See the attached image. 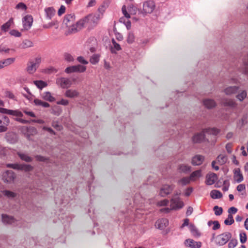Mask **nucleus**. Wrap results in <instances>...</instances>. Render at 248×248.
<instances>
[{
    "label": "nucleus",
    "instance_id": "nucleus-46",
    "mask_svg": "<svg viewBox=\"0 0 248 248\" xmlns=\"http://www.w3.org/2000/svg\"><path fill=\"white\" fill-rule=\"evenodd\" d=\"M234 222L233 219L232 215L231 214H229L228 215V217L226 219L224 220V224L226 225H231Z\"/></svg>",
    "mask_w": 248,
    "mask_h": 248
},
{
    "label": "nucleus",
    "instance_id": "nucleus-2",
    "mask_svg": "<svg viewBox=\"0 0 248 248\" xmlns=\"http://www.w3.org/2000/svg\"><path fill=\"white\" fill-rule=\"evenodd\" d=\"M232 233L226 232L222 234L218 235L215 238V242L219 246L226 244L231 238Z\"/></svg>",
    "mask_w": 248,
    "mask_h": 248
},
{
    "label": "nucleus",
    "instance_id": "nucleus-15",
    "mask_svg": "<svg viewBox=\"0 0 248 248\" xmlns=\"http://www.w3.org/2000/svg\"><path fill=\"white\" fill-rule=\"evenodd\" d=\"M169 225V220L166 218L158 219L155 224V227L160 230H164Z\"/></svg>",
    "mask_w": 248,
    "mask_h": 248
},
{
    "label": "nucleus",
    "instance_id": "nucleus-21",
    "mask_svg": "<svg viewBox=\"0 0 248 248\" xmlns=\"http://www.w3.org/2000/svg\"><path fill=\"white\" fill-rule=\"evenodd\" d=\"M238 89L239 87L237 86H229L224 89V92L227 95H231L237 93Z\"/></svg>",
    "mask_w": 248,
    "mask_h": 248
},
{
    "label": "nucleus",
    "instance_id": "nucleus-50",
    "mask_svg": "<svg viewBox=\"0 0 248 248\" xmlns=\"http://www.w3.org/2000/svg\"><path fill=\"white\" fill-rule=\"evenodd\" d=\"M99 61V56L97 54L93 55L90 59V62L93 64H95Z\"/></svg>",
    "mask_w": 248,
    "mask_h": 248
},
{
    "label": "nucleus",
    "instance_id": "nucleus-1",
    "mask_svg": "<svg viewBox=\"0 0 248 248\" xmlns=\"http://www.w3.org/2000/svg\"><path fill=\"white\" fill-rule=\"evenodd\" d=\"M219 130L216 128H206L203 129L202 132L197 133L193 136L192 140L194 143H200L205 140V134H212L217 135Z\"/></svg>",
    "mask_w": 248,
    "mask_h": 248
},
{
    "label": "nucleus",
    "instance_id": "nucleus-17",
    "mask_svg": "<svg viewBox=\"0 0 248 248\" xmlns=\"http://www.w3.org/2000/svg\"><path fill=\"white\" fill-rule=\"evenodd\" d=\"M79 95V93L77 90L74 89H68L64 93L65 96L70 98L78 97Z\"/></svg>",
    "mask_w": 248,
    "mask_h": 248
},
{
    "label": "nucleus",
    "instance_id": "nucleus-30",
    "mask_svg": "<svg viewBox=\"0 0 248 248\" xmlns=\"http://www.w3.org/2000/svg\"><path fill=\"white\" fill-rule=\"evenodd\" d=\"M13 23V18H11L7 22L1 26V30L4 32L7 31Z\"/></svg>",
    "mask_w": 248,
    "mask_h": 248
},
{
    "label": "nucleus",
    "instance_id": "nucleus-59",
    "mask_svg": "<svg viewBox=\"0 0 248 248\" xmlns=\"http://www.w3.org/2000/svg\"><path fill=\"white\" fill-rule=\"evenodd\" d=\"M77 61L79 63H81L83 64H87L88 63V62L86 61L82 56L78 57L77 58Z\"/></svg>",
    "mask_w": 248,
    "mask_h": 248
},
{
    "label": "nucleus",
    "instance_id": "nucleus-63",
    "mask_svg": "<svg viewBox=\"0 0 248 248\" xmlns=\"http://www.w3.org/2000/svg\"><path fill=\"white\" fill-rule=\"evenodd\" d=\"M169 200L164 199L162 201H159L157 203V205L159 206H166L169 203Z\"/></svg>",
    "mask_w": 248,
    "mask_h": 248
},
{
    "label": "nucleus",
    "instance_id": "nucleus-19",
    "mask_svg": "<svg viewBox=\"0 0 248 248\" xmlns=\"http://www.w3.org/2000/svg\"><path fill=\"white\" fill-rule=\"evenodd\" d=\"M2 221L5 224H12L15 223L16 219L12 216L7 215H2Z\"/></svg>",
    "mask_w": 248,
    "mask_h": 248
},
{
    "label": "nucleus",
    "instance_id": "nucleus-26",
    "mask_svg": "<svg viewBox=\"0 0 248 248\" xmlns=\"http://www.w3.org/2000/svg\"><path fill=\"white\" fill-rule=\"evenodd\" d=\"M17 155L22 160L26 162H31L32 161V158L25 153L18 152Z\"/></svg>",
    "mask_w": 248,
    "mask_h": 248
},
{
    "label": "nucleus",
    "instance_id": "nucleus-23",
    "mask_svg": "<svg viewBox=\"0 0 248 248\" xmlns=\"http://www.w3.org/2000/svg\"><path fill=\"white\" fill-rule=\"evenodd\" d=\"M221 103L223 106L225 107H235L236 106V103L235 101L232 99H224Z\"/></svg>",
    "mask_w": 248,
    "mask_h": 248
},
{
    "label": "nucleus",
    "instance_id": "nucleus-13",
    "mask_svg": "<svg viewBox=\"0 0 248 248\" xmlns=\"http://www.w3.org/2000/svg\"><path fill=\"white\" fill-rule=\"evenodd\" d=\"M81 29H82V28L78 24V22L75 21L74 22V24H72V25L71 27H68L67 28L66 34L68 35L69 34L75 33L79 31Z\"/></svg>",
    "mask_w": 248,
    "mask_h": 248
},
{
    "label": "nucleus",
    "instance_id": "nucleus-35",
    "mask_svg": "<svg viewBox=\"0 0 248 248\" xmlns=\"http://www.w3.org/2000/svg\"><path fill=\"white\" fill-rule=\"evenodd\" d=\"M33 46V43L29 40H25L20 45V47L21 48H26Z\"/></svg>",
    "mask_w": 248,
    "mask_h": 248
},
{
    "label": "nucleus",
    "instance_id": "nucleus-4",
    "mask_svg": "<svg viewBox=\"0 0 248 248\" xmlns=\"http://www.w3.org/2000/svg\"><path fill=\"white\" fill-rule=\"evenodd\" d=\"M86 70V67L85 66L80 64L71 66L67 67L65 69V72L67 74H70L74 72H84Z\"/></svg>",
    "mask_w": 248,
    "mask_h": 248
},
{
    "label": "nucleus",
    "instance_id": "nucleus-8",
    "mask_svg": "<svg viewBox=\"0 0 248 248\" xmlns=\"http://www.w3.org/2000/svg\"><path fill=\"white\" fill-rule=\"evenodd\" d=\"M175 186L173 185H164L162 186L160 188L159 195L161 197H166L169 194H170L171 191L174 188Z\"/></svg>",
    "mask_w": 248,
    "mask_h": 248
},
{
    "label": "nucleus",
    "instance_id": "nucleus-29",
    "mask_svg": "<svg viewBox=\"0 0 248 248\" xmlns=\"http://www.w3.org/2000/svg\"><path fill=\"white\" fill-rule=\"evenodd\" d=\"M112 45L111 46V52L112 53H116L117 51L121 50L120 45L118 44L114 39H112Z\"/></svg>",
    "mask_w": 248,
    "mask_h": 248
},
{
    "label": "nucleus",
    "instance_id": "nucleus-12",
    "mask_svg": "<svg viewBox=\"0 0 248 248\" xmlns=\"http://www.w3.org/2000/svg\"><path fill=\"white\" fill-rule=\"evenodd\" d=\"M76 21L75 16L73 14H70L65 16L63 24L66 26L67 28L71 27L72 24Z\"/></svg>",
    "mask_w": 248,
    "mask_h": 248
},
{
    "label": "nucleus",
    "instance_id": "nucleus-44",
    "mask_svg": "<svg viewBox=\"0 0 248 248\" xmlns=\"http://www.w3.org/2000/svg\"><path fill=\"white\" fill-rule=\"evenodd\" d=\"M2 193L4 196L9 198H14L16 196V193L7 190L3 191Z\"/></svg>",
    "mask_w": 248,
    "mask_h": 248
},
{
    "label": "nucleus",
    "instance_id": "nucleus-53",
    "mask_svg": "<svg viewBox=\"0 0 248 248\" xmlns=\"http://www.w3.org/2000/svg\"><path fill=\"white\" fill-rule=\"evenodd\" d=\"M135 36L133 33L129 32L127 35V42L129 44H132L134 42Z\"/></svg>",
    "mask_w": 248,
    "mask_h": 248
},
{
    "label": "nucleus",
    "instance_id": "nucleus-20",
    "mask_svg": "<svg viewBox=\"0 0 248 248\" xmlns=\"http://www.w3.org/2000/svg\"><path fill=\"white\" fill-rule=\"evenodd\" d=\"M240 71L243 74L248 75V54L243 60V65Z\"/></svg>",
    "mask_w": 248,
    "mask_h": 248
},
{
    "label": "nucleus",
    "instance_id": "nucleus-28",
    "mask_svg": "<svg viewBox=\"0 0 248 248\" xmlns=\"http://www.w3.org/2000/svg\"><path fill=\"white\" fill-rule=\"evenodd\" d=\"M110 3L109 0H106L103 1L101 6L98 8V11L102 15L103 14L106 9L108 7Z\"/></svg>",
    "mask_w": 248,
    "mask_h": 248
},
{
    "label": "nucleus",
    "instance_id": "nucleus-58",
    "mask_svg": "<svg viewBox=\"0 0 248 248\" xmlns=\"http://www.w3.org/2000/svg\"><path fill=\"white\" fill-rule=\"evenodd\" d=\"M16 9H21L22 10H26L27 8V6L23 2H19L16 5Z\"/></svg>",
    "mask_w": 248,
    "mask_h": 248
},
{
    "label": "nucleus",
    "instance_id": "nucleus-60",
    "mask_svg": "<svg viewBox=\"0 0 248 248\" xmlns=\"http://www.w3.org/2000/svg\"><path fill=\"white\" fill-rule=\"evenodd\" d=\"M10 34L11 35L14 36L15 37H20L21 35V34L20 32L15 30L11 31H10Z\"/></svg>",
    "mask_w": 248,
    "mask_h": 248
},
{
    "label": "nucleus",
    "instance_id": "nucleus-5",
    "mask_svg": "<svg viewBox=\"0 0 248 248\" xmlns=\"http://www.w3.org/2000/svg\"><path fill=\"white\" fill-rule=\"evenodd\" d=\"M155 8V4L153 0H147L143 3V13L150 14Z\"/></svg>",
    "mask_w": 248,
    "mask_h": 248
},
{
    "label": "nucleus",
    "instance_id": "nucleus-3",
    "mask_svg": "<svg viewBox=\"0 0 248 248\" xmlns=\"http://www.w3.org/2000/svg\"><path fill=\"white\" fill-rule=\"evenodd\" d=\"M2 180L6 183H11L13 182L16 178V174L10 170L4 171L2 174Z\"/></svg>",
    "mask_w": 248,
    "mask_h": 248
},
{
    "label": "nucleus",
    "instance_id": "nucleus-10",
    "mask_svg": "<svg viewBox=\"0 0 248 248\" xmlns=\"http://www.w3.org/2000/svg\"><path fill=\"white\" fill-rule=\"evenodd\" d=\"M56 83L63 89H67L69 88L72 84L71 80L69 78H58L56 80Z\"/></svg>",
    "mask_w": 248,
    "mask_h": 248
},
{
    "label": "nucleus",
    "instance_id": "nucleus-22",
    "mask_svg": "<svg viewBox=\"0 0 248 248\" xmlns=\"http://www.w3.org/2000/svg\"><path fill=\"white\" fill-rule=\"evenodd\" d=\"M234 177L235 180L238 183L241 182L243 180V176L241 173L240 169L237 168L234 170Z\"/></svg>",
    "mask_w": 248,
    "mask_h": 248
},
{
    "label": "nucleus",
    "instance_id": "nucleus-42",
    "mask_svg": "<svg viewBox=\"0 0 248 248\" xmlns=\"http://www.w3.org/2000/svg\"><path fill=\"white\" fill-rule=\"evenodd\" d=\"M33 169V167L29 164H21L20 170H24L26 172H29L31 171Z\"/></svg>",
    "mask_w": 248,
    "mask_h": 248
},
{
    "label": "nucleus",
    "instance_id": "nucleus-54",
    "mask_svg": "<svg viewBox=\"0 0 248 248\" xmlns=\"http://www.w3.org/2000/svg\"><path fill=\"white\" fill-rule=\"evenodd\" d=\"M240 241L242 244H244L247 241V235L245 232H241L239 234Z\"/></svg>",
    "mask_w": 248,
    "mask_h": 248
},
{
    "label": "nucleus",
    "instance_id": "nucleus-39",
    "mask_svg": "<svg viewBox=\"0 0 248 248\" xmlns=\"http://www.w3.org/2000/svg\"><path fill=\"white\" fill-rule=\"evenodd\" d=\"M89 17L90 16H89V15H88V16L84 17V18H83L81 19L80 20H79V21H78V24L82 27V28L84 27V26L86 24H87L88 23H90Z\"/></svg>",
    "mask_w": 248,
    "mask_h": 248
},
{
    "label": "nucleus",
    "instance_id": "nucleus-31",
    "mask_svg": "<svg viewBox=\"0 0 248 248\" xmlns=\"http://www.w3.org/2000/svg\"><path fill=\"white\" fill-rule=\"evenodd\" d=\"M178 170L180 172L188 173L191 171V167L185 164H181L179 166Z\"/></svg>",
    "mask_w": 248,
    "mask_h": 248
},
{
    "label": "nucleus",
    "instance_id": "nucleus-56",
    "mask_svg": "<svg viewBox=\"0 0 248 248\" xmlns=\"http://www.w3.org/2000/svg\"><path fill=\"white\" fill-rule=\"evenodd\" d=\"M64 58L65 61L68 62H71L74 60L73 57L69 53H65L64 54Z\"/></svg>",
    "mask_w": 248,
    "mask_h": 248
},
{
    "label": "nucleus",
    "instance_id": "nucleus-62",
    "mask_svg": "<svg viewBox=\"0 0 248 248\" xmlns=\"http://www.w3.org/2000/svg\"><path fill=\"white\" fill-rule=\"evenodd\" d=\"M52 126L57 130L60 131L62 129V126L60 125L57 122H53L52 124Z\"/></svg>",
    "mask_w": 248,
    "mask_h": 248
},
{
    "label": "nucleus",
    "instance_id": "nucleus-47",
    "mask_svg": "<svg viewBox=\"0 0 248 248\" xmlns=\"http://www.w3.org/2000/svg\"><path fill=\"white\" fill-rule=\"evenodd\" d=\"M15 58H8V59H5L3 62H2V61H0V62L2 63V66H3L4 65L5 66H7V65L11 64L13 62H15Z\"/></svg>",
    "mask_w": 248,
    "mask_h": 248
},
{
    "label": "nucleus",
    "instance_id": "nucleus-38",
    "mask_svg": "<svg viewBox=\"0 0 248 248\" xmlns=\"http://www.w3.org/2000/svg\"><path fill=\"white\" fill-rule=\"evenodd\" d=\"M42 97L45 100L49 102H53L55 100V98L53 97L51 93L48 92L44 93L43 94Z\"/></svg>",
    "mask_w": 248,
    "mask_h": 248
},
{
    "label": "nucleus",
    "instance_id": "nucleus-24",
    "mask_svg": "<svg viewBox=\"0 0 248 248\" xmlns=\"http://www.w3.org/2000/svg\"><path fill=\"white\" fill-rule=\"evenodd\" d=\"M203 103L204 106L209 109L212 108L216 106L215 101L211 99H206L203 101Z\"/></svg>",
    "mask_w": 248,
    "mask_h": 248
},
{
    "label": "nucleus",
    "instance_id": "nucleus-51",
    "mask_svg": "<svg viewBox=\"0 0 248 248\" xmlns=\"http://www.w3.org/2000/svg\"><path fill=\"white\" fill-rule=\"evenodd\" d=\"M237 243V239L234 238L231 239L228 244V248H234L236 246Z\"/></svg>",
    "mask_w": 248,
    "mask_h": 248
},
{
    "label": "nucleus",
    "instance_id": "nucleus-6",
    "mask_svg": "<svg viewBox=\"0 0 248 248\" xmlns=\"http://www.w3.org/2000/svg\"><path fill=\"white\" fill-rule=\"evenodd\" d=\"M10 123L9 119L6 116L0 114V133L5 132Z\"/></svg>",
    "mask_w": 248,
    "mask_h": 248
},
{
    "label": "nucleus",
    "instance_id": "nucleus-43",
    "mask_svg": "<svg viewBox=\"0 0 248 248\" xmlns=\"http://www.w3.org/2000/svg\"><path fill=\"white\" fill-rule=\"evenodd\" d=\"M247 96V92L245 90L242 91L236 96V98L240 101H242L246 98Z\"/></svg>",
    "mask_w": 248,
    "mask_h": 248
},
{
    "label": "nucleus",
    "instance_id": "nucleus-55",
    "mask_svg": "<svg viewBox=\"0 0 248 248\" xmlns=\"http://www.w3.org/2000/svg\"><path fill=\"white\" fill-rule=\"evenodd\" d=\"M122 11L123 14V15L124 16V17H125L127 19H129L130 18V14L128 13L126 10V8L125 5H123L122 8Z\"/></svg>",
    "mask_w": 248,
    "mask_h": 248
},
{
    "label": "nucleus",
    "instance_id": "nucleus-16",
    "mask_svg": "<svg viewBox=\"0 0 248 248\" xmlns=\"http://www.w3.org/2000/svg\"><path fill=\"white\" fill-rule=\"evenodd\" d=\"M217 175L213 172L209 173L206 176V184L207 185H212L217 180Z\"/></svg>",
    "mask_w": 248,
    "mask_h": 248
},
{
    "label": "nucleus",
    "instance_id": "nucleus-41",
    "mask_svg": "<svg viewBox=\"0 0 248 248\" xmlns=\"http://www.w3.org/2000/svg\"><path fill=\"white\" fill-rule=\"evenodd\" d=\"M189 229L192 233V234L194 236H200V233L199 232L198 230L195 227V226L192 224H190L189 226Z\"/></svg>",
    "mask_w": 248,
    "mask_h": 248
},
{
    "label": "nucleus",
    "instance_id": "nucleus-49",
    "mask_svg": "<svg viewBox=\"0 0 248 248\" xmlns=\"http://www.w3.org/2000/svg\"><path fill=\"white\" fill-rule=\"evenodd\" d=\"M190 177H184L179 181L178 183L181 184L182 186H185L190 183Z\"/></svg>",
    "mask_w": 248,
    "mask_h": 248
},
{
    "label": "nucleus",
    "instance_id": "nucleus-9",
    "mask_svg": "<svg viewBox=\"0 0 248 248\" xmlns=\"http://www.w3.org/2000/svg\"><path fill=\"white\" fill-rule=\"evenodd\" d=\"M0 113L21 117L23 116L22 112L18 110H11L3 108H0Z\"/></svg>",
    "mask_w": 248,
    "mask_h": 248
},
{
    "label": "nucleus",
    "instance_id": "nucleus-11",
    "mask_svg": "<svg viewBox=\"0 0 248 248\" xmlns=\"http://www.w3.org/2000/svg\"><path fill=\"white\" fill-rule=\"evenodd\" d=\"M33 18L31 15H27L24 16L22 19V23L24 29L25 30H29L32 24Z\"/></svg>",
    "mask_w": 248,
    "mask_h": 248
},
{
    "label": "nucleus",
    "instance_id": "nucleus-64",
    "mask_svg": "<svg viewBox=\"0 0 248 248\" xmlns=\"http://www.w3.org/2000/svg\"><path fill=\"white\" fill-rule=\"evenodd\" d=\"M35 158L37 161L42 162L46 161L47 160V158L40 155H36Z\"/></svg>",
    "mask_w": 248,
    "mask_h": 248
},
{
    "label": "nucleus",
    "instance_id": "nucleus-25",
    "mask_svg": "<svg viewBox=\"0 0 248 248\" xmlns=\"http://www.w3.org/2000/svg\"><path fill=\"white\" fill-rule=\"evenodd\" d=\"M46 18L48 19H51L54 16L55 10L53 7H47L45 9Z\"/></svg>",
    "mask_w": 248,
    "mask_h": 248
},
{
    "label": "nucleus",
    "instance_id": "nucleus-33",
    "mask_svg": "<svg viewBox=\"0 0 248 248\" xmlns=\"http://www.w3.org/2000/svg\"><path fill=\"white\" fill-rule=\"evenodd\" d=\"M210 196L212 199H218L222 197V194L219 190H213L210 192Z\"/></svg>",
    "mask_w": 248,
    "mask_h": 248
},
{
    "label": "nucleus",
    "instance_id": "nucleus-48",
    "mask_svg": "<svg viewBox=\"0 0 248 248\" xmlns=\"http://www.w3.org/2000/svg\"><path fill=\"white\" fill-rule=\"evenodd\" d=\"M201 176V170H197L193 171L190 176L191 180H194L195 178H198Z\"/></svg>",
    "mask_w": 248,
    "mask_h": 248
},
{
    "label": "nucleus",
    "instance_id": "nucleus-14",
    "mask_svg": "<svg viewBox=\"0 0 248 248\" xmlns=\"http://www.w3.org/2000/svg\"><path fill=\"white\" fill-rule=\"evenodd\" d=\"M185 246L190 248H200L202 243L200 241H195L191 239H187L185 242Z\"/></svg>",
    "mask_w": 248,
    "mask_h": 248
},
{
    "label": "nucleus",
    "instance_id": "nucleus-36",
    "mask_svg": "<svg viewBox=\"0 0 248 248\" xmlns=\"http://www.w3.org/2000/svg\"><path fill=\"white\" fill-rule=\"evenodd\" d=\"M89 16H90L89 17L90 23H93V24H96L100 18L99 15L89 14Z\"/></svg>",
    "mask_w": 248,
    "mask_h": 248
},
{
    "label": "nucleus",
    "instance_id": "nucleus-40",
    "mask_svg": "<svg viewBox=\"0 0 248 248\" xmlns=\"http://www.w3.org/2000/svg\"><path fill=\"white\" fill-rule=\"evenodd\" d=\"M33 83L38 88L41 90L47 85V83L43 80H35Z\"/></svg>",
    "mask_w": 248,
    "mask_h": 248
},
{
    "label": "nucleus",
    "instance_id": "nucleus-18",
    "mask_svg": "<svg viewBox=\"0 0 248 248\" xmlns=\"http://www.w3.org/2000/svg\"><path fill=\"white\" fill-rule=\"evenodd\" d=\"M204 157L202 155H196L192 159V164L194 166L200 165L203 161Z\"/></svg>",
    "mask_w": 248,
    "mask_h": 248
},
{
    "label": "nucleus",
    "instance_id": "nucleus-34",
    "mask_svg": "<svg viewBox=\"0 0 248 248\" xmlns=\"http://www.w3.org/2000/svg\"><path fill=\"white\" fill-rule=\"evenodd\" d=\"M217 160L220 165H223L227 161L228 157L226 155L220 154L218 155Z\"/></svg>",
    "mask_w": 248,
    "mask_h": 248
},
{
    "label": "nucleus",
    "instance_id": "nucleus-37",
    "mask_svg": "<svg viewBox=\"0 0 248 248\" xmlns=\"http://www.w3.org/2000/svg\"><path fill=\"white\" fill-rule=\"evenodd\" d=\"M50 112L53 115L58 116L61 114L62 110L60 107L56 106L51 108Z\"/></svg>",
    "mask_w": 248,
    "mask_h": 248
},
{
    "label": "nucleus",
    "instance_id": "nucleus-7",
    "mask_svg": "<svg viewBox=\"0 0 248 248\" xmlns=\"http://www.w3.org/2000/svg\"><path fill=\"white\" fill-rule=\"evenodd\" d=\"M184 205V202L178 197H173L170 200V207L173 210L181 209Z\"/></svg>",
    "mask_w": 248,
    "mask_h": 248
},
{
    "label": "nucleus",
    "instance_id": "nucleus-57",
    "mask_svg": "<svg viewBox=\"0 0 248 248\" xmlns=\"http://www.w3.org/2000/svg\"><path fill=\"white\" fill-rule=\"evenodd\" d=\"M30 129H34V128L31 127H28L27 126H24L21 127V132L25 135H28V132H29Z\"/></svg>",
    "mask_w": 248,
    "mask_h": 248
},
{
    "label": "nucleus",
    "instance_id": "nucleus-32",
    "mask_svg": "<svg viewBox=\"0 0 248 248\" xmlns=\"http://www.w3.org/2000/svg\"><path fill=\"white\" fill-rule=\"evenodd\" d=\"M34 103L36 106H42L44 108H48L50 105L46 102H44L38 99H35L33 101Z\"/></svg>",
    "mask_w": 248,
    "mask_h": 248
},
{
    "label": "nucleus",
    "instance_id": "nucleus-52",
    "mask_svg": "<svg viewBox=\"0 0 248 248\" xmlns=\"http://www.w3.org/2000/svg\"><path fill=\"white\" fill-rule=\"evenodd\" d=\"M213 210L215 211V214L216 216H220L222 214L223 209L222 207H220L216 205L214 206Z\"/></svg>",
    "mask_w": 248,
    "mask_h": 248
},
{
    "label": "nucleus",
    "instance_id": "nucleus-61",
    "mask_svg": "<svg viewBox=\"0 0 248 248\" xmlns=\"http://www.w3.org/2000/svg\"><path fill=\"white\" fill-rule=\"evenodd\" d=\"M57 104L58 105L67 106L69 104V101L66 99H62L61 100L57 101Z\"/></svg>",
    "mask_w": 248,
    "mask_h": 248
},
{
    "label": "nucleus",
    "instance_id": "nucleus-27",
    "mask_svg": "<svg viewBox=\"0 0 248 248\" xmlns=\"http://www.w3.org/2000/svg\"><path fill=\"white\" fill-rule=\"evenodd\" d=\"M27 65L26 70L29 74H33L36 71L37 67L34 64L33 61H30Z\"/></svg>",
    "mask_w": 248,
    "mask_h": 248
},
{
    "label": "nucleus",
    "instance_id": "nucleus-45",
    "mask_svg": "<svg viewBox=\"0 0 248 248\" xmlns=\"http://www.w3.org/2000/svg\"><path fill=\"white\" fill-rule=\"evenodd\" d=\"M6 167L9 168H12L13 169L20 170L21 164L18 163H8L6 165Z\"/></svg>",
    "mask_w": 248,
    "mask_h": 248
}]
</instances>
